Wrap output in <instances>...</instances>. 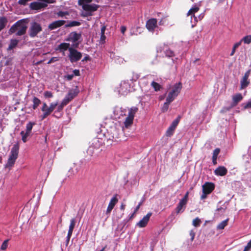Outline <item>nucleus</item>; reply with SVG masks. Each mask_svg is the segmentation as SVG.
I'll return each instance as SVG.
<instances>
[{
	"instance_id": "1",
	"label": "nucleus",
	"mask_w": 251,
	"mask_h": 251,
	"mask_svg": "<svg viewBox=\"0 0 251 251\" xmlns=\"http://www.w3.org/2000/svg\"><path fill=\"white\" fill-rule=\"evenodd\" d=\"M19 150V144L17 143L14 144L11 150L7 162L5 165V168L10 169L13 166L18 158Z\"/></svg>"
},
{
	"instance_id": "2",
	"label": "nucleus",
	"mask_w": 251,
	"mask_h": 251,
	"mask_svg": "<svg viewBox=\"0 0 251 251\" xmlns=\"http://www.w3.org/2000/svg\"><path fill=\"white\" fill-rule=\"evenodd\" d=\"M27 27L25 23L22 20H20L11 26L9 32L11 33L16 32L17 35L21 36L25 33Z\"/></svg>"
},
{
	"instance_id": "3",
	"label": "nucleus",
	"mask_w": 251,
	"mask_h": 251,
	"mask_svg": "<svg viewBox=\"0 0 251 251\" xmlns=\"http://www.w3.org/2000/svg\"><path fill=\"white\" fill-rule=\"evenodd\" d=\"M182 89V84L180 82L176 83L173 86L172 90L169 92L167 98L174 100L177 96Z\"/></svg>"
},
{
	"instance_id": "4",
	"label": "nucleus",
	"mask_w": 251,
	"mask_h": 251,
	"mask_svg": "<svg viewBox=\"0 0 251 251\" xmlns=\"http://www.w3.org/2000/svg\"><path fill=\"white\" fill-rule=\"evenodd\" d=\"M69 51L68 57L72 63L78 61L82 57L81 53L72 47L69 49Z\"/></svg>"
},
{
	"instance_id": "5",
	"label": "nucleus",
	"mask_w": 251,
	"mask_h": 251,
	"mask_svg": "<svg viewBox=\"0 0 251 251\" xmlns=\"http://www.w3.org/2000/svg\"><path fill=\"white\" fill-rule=\"evenodd\" d=\"M42 30L41 25L36 22L31 23L29 29V35L31 37H35Z\"/></svg>"
},
{
	"instance_id": "6",
	"label": "nucleus",
	"mask_w": 251,
	"mask_h": 251,
	"mask_svg": "<svg viewBox=\"0 0 251 251\" xmlns=\"http://www.w3.org/2000/svg\"><path fill=\"white\" fill-rule=\"evenodd\" d=\"M35 125V123L34 122H28L26 124L25 131H22L21 132L20 134L22 136V140L24 143L27 141V137L30 135L33 126Z\"/></svg>"
},
{
	"instance_id": "7",
	"label": "nucleus",
	"mask_w": 251,
	"mask_h": 251,
	"mask_svg": "<svg viewBox=\"0 0 251 251\" xmlns=\"http://www.w3.org/2000/svg\"><path fill=\"white\" fill-rule=\"evenodd\" d=\"M214 189V185L212 183L206 182L202 186V194L201 197V200H204L207 195L212 192Z\"/></svg>"
},
{
	"instance_id": "8",
	"label": "nucleus",
	"mask_w": 251,
	"mask_h": 251,
	"mask_svg": "<svg viewBox=\"0 0 251 251\" xmlns=\"http://www.w3.org/2000/svg\"><path fill=\"white\" fill-rule=\"evenodd\" d=\"M81 35L80 33H78L76 32H71L67 39V41H69L73 43V47L77 48L79 44V42L77 41L80 39Z\"/></svg>"
},
{
	"instance_id": "9",
	"label": "nucleus",
	"mask_w": 251,
	"mask_h": 251,
	"mask_svg": "<svg viewBox=\"0 0 251 251\" xmlns=\"http://www.w3.org/2000/svg\"><path fill=\"white\" fill-rule=\"evenodd\" d=\"M99 6L96 4H89L83 5L82 8L85 11L83 16H91L92 13L96 11Z\"/></svg>"
},
{
	"instance_id": "10",
	"label": "nucleus",
	"mask_w": 251,
	"mask_h": 251,
	"mask_svg": "<svg viewBox=\"0 0 251 251\" xmlns=\"http://www.w3.org/2000/svg\"><path fill=\"white\" fill-rule=\"evenodd\" d=\"M78 93L79 90L77 87L74 89L71 90L65 96V98L63 100L64 104H68L77 95Z\"/></svg>"
},
{
	"instance_id": "11",
	"label": "nucleus",
	"mask_w": 251,
	"mask_h": 251,
	"mask_svg": "<svg viewBox=\"0 0 251 251\" xmlns=\"http://www.w3.org/2000/svg\"><path fill=\"white\" fill-rule=\"evenodd\" d=\"M243 98V96L240 93H237L232 96V102L231 104V106L229 108H224L221 112L229 110L231 108L235 106L240 101L242 100Z\"/></svg>"
},
{
	"instance_id": "12",
	"label": "nucleus",
	"mask_w": 251,
	"mask_h": 251,
	"mask_svg": "<svg viewBox=\"0 0 251 251\" xmlns=\"http://www.w3.org/2000/svg\"><path fill=\"white\" fill-rule=\"evenodd\" d=\"M130 85L126 81H122L119 88V92L122 95H126L129 91Z\"/></svg>"
},
{
	"instance_id": "13",
	"label": "nucleus",
	"mask_w": 251,
	"mask_h": 251,
	"mask_svg": "<svg viewBox=\"0 0 251 251\" xmlns=\"http://www.w3.org/2000/svg\"><path fill=\"white\" fill-rule=\"evenodd\" d=\"M250 74V71H247L244 75L242 79L241 80V86L240 90H242L246 88L250 83V81L248 80L249 75Z\"/></svg>"
},
{
	"instance_id": "14",
	"label": "nucleus",
	"mask_w": 251,
	"mask_h": 251,
	"mask_svg": "<svg viewBox=\"0 0 251 251\" xmlns=\"http://www.w3.org/2000/svg\"><path fill=\"white\" fill-rule=\"evenodd\" d=\"M118 201V200L116 196L113 197L110 200L106 211V214L107 215V217H109L110 213H111L112 210L113 209L116 204L117 203Z\"/></svg>"
},
{
	"instance_id": "15",
	"label": "nucleus",
	"mask_w": 251,
	"mask_h": 251,
	"mask_svg": "<svg viewBox=\"0 0 251 251\" xmlns=\"http://www.w3.org/2000/svg\"><path fill=\"white\" fill-rule=\"evenodd\" d=\"M66 23V21L64 20H57L51 23H50L49 26L48 28L50 30H52L55 29H56L58 27H61V26L65 25Z\"/></svg>"
},
{
	"instance_id": "16",
	"label": "nucleus",
	"mask_w": 251,
	"mask_h": 251,
	"mask_svg": "<svg viewBox=\"0 0 251 251\" xmlns=\"http://www.w3.org/2000/svg\"><path fill=\"white\" fill-rule=\"evenodd\" d=\"M152 213L151 212L148 213L142 219H141L137 224V225L140 227H144L147 225Z\"/></svg>"
},
{
	"instance_id": "17",
	"label": "nucleus",
	"mask_w": 251,
	"mask_h": 251,
	"mask_svg": "<svg viewBox=\"0 0 251 251\" xmlns=\"http://www.w3.org/2000/svg\"><path fill=\"white\" fill-rule=\"evenodd\" d=\"M156 26L157 20L155 19H150L146 23V27L149 31H153Z\"/></svg>"
},
{
	"instance_id": "18",
	"label": "nucleus",
	"mask_w": 251,
	"mask_h": 251,
	"mask_svg": "<svg viewBox=\"0 0 251 251\" xmlns=\"http://www.w3.org/2000/svg\"><path fill=\"white\" fill-rule=\"evenodd\" d=\"M47 6L45 2L40 1L39 2H34L30 4V7L32 9L38 10L44 8Z\"/></svg>"
},
{
	"instance_id": "19",
	"label": "nucleus",
	"mask_w": 251,
	"mask_h": 251,
	"mask_svg": "<svg viewBox=\"0 0 251 251\" xmlns=\"http://www.w3.org/2000/svg\"><path fill=\"white\" fill-rule=\"evenodd\" d=\"M199 7L195 5L194 7H192L187 13L188 16H191V19H192V17L194 18L195 23L198 22L197 17H196L195 16V13L197 12L199 10Z\"/></svg>"
},
{
	"instance_id": "20",
	"label": "nucleus",
	"mask_w": 251,
	"mask_h": 251,
	"mask_svg": "<svg viewBox=\"0 0 251 251\" xmlns=\"http://www.w3.org/2000/svg\"><path fill=\"white\" fill-rule=\"evenodd\" d=\"M227 173V170L226 167L224 166H220L216 169L214 173L216 176H224Z\"/></svg>"
},
{
	"instance_id": "21",
	"label": "nucleus",
	"mask_w": 251,
	"mask_h": 251,
	"mask_svg": "<svg viewBox=\"0 0 251 251\" xmlns=\"http://www.w3.org/2000/svg\"><path fill=\"white\" fill-rule=\"evenodd\" d=\"M177 126V122L173 121L166 131V135L167 136H170L173 135L174 131Z\"/></svg>"
},
{
	"instance_id": "22",
	"label": "nucleus",
	"mask_w": 251,
	"mask_h": 251,
	"mask_svg": "<svg viewBox=\"0 0 251 251\" xmlns=\"http://www.w3.org/2000/svg\"><path fill=\"white\" fill-rule=\"evenodd\" d=\"M70 48L69 43H62L58 45L56 50H59L60 52H63V54H64V51L67 50H69V49Z\"/></svg>"
},
{
	"instance_id": "23",
	"label": "nucleus",
	"mask_w": 251,
	"mask_h": 251,
	"mask_svg": "<svg viewBox=\"0 0 251 251\" xmlns=\"http://www.w3.org/2000/svg\"><path fill=\"white\" fill-rule=\"evenodd\" d=\"M187 202H185L184 201H182V200H180L176 210V212L178 214L180 212H182L183 211L184 209L183 208H185V205H186Z\"/></svg>"
},
{
	"instance_id": "24",
	"label": "nucleus",
	"mask_w": 251,
	"mask_h": 251,
	"mask_svg": "<svg viewBox=\"0 0 251 251\" xmlns=\"http://www.w3.org/2000/svg\"><path fill=\"white\" fill-rule=\"evenodd\" d=\"M173 101L172 100H170L168 98H166V102H164L161 108V110L163 112H165L168 110L170 103Z\"/></svg>"
},
{
	"instance_id": "25",
	"label": "nucleus",
	"mask_w": 251,
	"mask_h": 251,
	"mask_svg": "<svg viewBox=\"0 0 251 251\" xmlns=\"http://www.w3.org/2000/svg\"><path fill=\"white\" fill-rule=\"evenodd\" d=\"M220 150L219 148H216L213 151L212 156V162L214 165L217 164V158L219 153H220Z\"/></svg>"
},
{
	"instance_id": "26",
	"label": "nucleus",
	"mask_w": 251,
	"mask_h": 251,
	"mask_svg": "<svg viewBox=\"0 0 251 251\" xmlns=\"http://www.w3.org/2000/svg\"><path fill=\"white\" fill-rule=\"evenodd\" d=\"M133 118L127 116L124 122V125L126 128H128L129 126H131L133 124Z\"/></svg>"
},
{
	"instance_id": "27",
	"label": "nucleus",
	"mask_w": 251,
	"mask_h": 251,
	"mask_svg": "<svg viewBox=\"0 0 251 251\" xmlns=\"http://www.w3.org/2000/svg\"><path fill=\"white\" fill-rule=\"evenodd\" d=\"M138 108L137 107H132L129 110L128 114V116L134 119L135 114L138 111Z\"/></svg>"
},
{
	"instance_id": "28",
	"label": "nucleus",
	"mask_w": 251,
	"mask_h": 251,
	"mask_svg": "<svg viewBox=\"0 0 251 251\" xmlns=\"http://www.w3.org/2000/svg\"><path fill=\"white\" fill-rule=\"evenodd\" d=\"M57 105H58V103L57 102L51 103L50 104V105L49 107H47V109L46 110V111H47L50 115V113L54 110V109H55V107Z\"/></svg>"
},
{
	"instance_id": "29",
	"label": "nucleus",
	"mask_w": 251,
	"mask_h": 251,
	"mask_svg": "<svg viewBox=\"0 0 251 251\" xmlns=\"http://www.w3.org/2000/svg\"><path fill=\"white\" fill-rule=\"evenodd\" d=\"M228 221V219H226V220L221 222L217 226V229H223L227 225Z\"/></svg>"
},
{
	"instance_id": "30",
	"label": "nucleus",
	"mask_w": 251,
	"mask_h": 251,
	"mask_svg": "<svg viewBox=\"0 0 251 251\" xmlns=\"http://www.w3.org/2000/svg\"><path fill=\"white\" fill-rule=\"evenodd\" d=\"M19 41L16 39H12L10 41V44L8 48V50H11L14 48L18 44Z\"/></svg>"
},
{
	"instance_id": "31",
	"label": "nucleus",
	"mask_w": 251,
	"mask_h": 251,
	"mask_svg": "<svg viewBox=\"0 0 251 251\" xmlns=\"http://www.w3.org/2000/svg\"><path fill=\"white\" fill-rule=\"evenodd\" d=\"M75 218H73L71 220L70 225L69 226V228L68 230L69 233H73V230L75 225Z\"/></svg>"
},
{
	"instance_id": "32",
	"label": "nucleus",
	"mask_w": 251,
	"mask_h": 251,
	"mask_svg": "<svg viewBox=\"0 0 251 251\" xmlns=\"http://www.w3.org/2000/svg\"><path fill=\"white\" fill-rule=\"evenodd\" d=\"M80 23L77 21H70L69 22V23L67 25H65V26L66 27H73V26H79L80 25Z\"/></svg>"
},
{
	"instance_id": "33",
	"label": "nucleus",
	"mask_w": 251,
	"mask_h": 251,
	"mask_svg": "<svg viewBox=\"0 0 251 251\" xmlns=\"http://www.w3.org/2000/svg\"><path fill=\"white\" fill-rule=\"evenodd\" d=\"M33 109H36L41 103V100L38 98L34 97L33 99Z\"/></svg>"
},
{
	"instance_id": "34",
	"label": "nucleus",
	"mask_w": 251,
	"mask_h": 251,
	"mask_svg": "<svg viewBox=\"0 0 251 251\" xmlns=\"http://www.w3.org/2000/svg\"><path fill=\"white\" fill-rule=\"evenodd\" d=\"M7 20L5 17H0V31L5 27Z\"/></svg>"
},
{
	"instance_id": "35",
	"label": "nucleus",
	"mask_w": 251,
	"mask_h": 251,
	"mask_svg": "<svg viewBox=\"0 0 251 251\" xmlns=\"http://www.w3.org/2000/svg\"><path fill=\"white\" fill-rule=\"evenodd\" d=\"M151 86L153 88L155 91H159L161 88L159 84L153 81L151 83Z\"/></svg>"
},
{
	"instance_id": "36",
	"label": "nucleus",
	"mask_w": 251,
	"mask_h": 251,
	"mask_svg": "<svg viewBox=\"0 0 251 251\" xmlns=\"http://www.w3.org/2000/svg\"><path fill=\"white\" fill-rule=\"evenodd\" d=\"M201 223V219L197 217L193 220L192 224L194 226L198 227L200 226Z\"/></svg>"
},
{
	"instance_id": "37",
	"label": "nucleus",
	"mask_w": 251,
	"mask_h": 251,
	"mask_svg": "<svg viewBox=\"0 0 251 251\" xmlns=\"http://www.w3.org/2000/svg\"><path fill=\"white\" fill-rule=\"evenodd\" d=\"M92 0H78V4L83 7V5H84L85 4H89L92 2Z\"/></svg>"
},
{
	"instance_id": "38",
	"label": "nucleus",
	"mask_w": 251,
	"mask_h": 251,
	"mask_svg": "<svg viewBox=\"0 0 251 251\" xmlns=\"http://www.w3.org/2000/svg\"><path fill=\"white\" fill-rule=\"evenodd\" d=\"M242 41H243L246 44H250L251 43V35L244 37Z\"/></svg>"
},
{
	"instance_id": "39",
	"label": "nucleus",
	"mask_w": 251,
	"mask_h": 251,
	"mask_svg": "<svg viewBox=\"0 0 251 251\" xmlns=\"http://www.w3.org/2000/svg\"><path fill=\"white\" fill-rule=\"evenodd\" d=\"M115 60L117 63L122 64L124 63L125 62V60L124 58L119 57V56H116L115 57Z\"/></svg>"
},
{
	"instance_id": "40",
	"label": "nucleus",
	"mask_w": 251,
	"mask_h": 251,
	"mask_svg": "<svg viewBox=\"0 0 251 251\" xmlns=\"http://www.w3.org/2000/svg\"><path fill=\"white\" fill-rule=\"evenodd\" d=\"M8 240H6L4 241V242L2 243V244L1 246V247H0L1 250H5L7 249V248L8 247Z\"/></svg>"
},
{
	"instance_id": "41",
	"label": "nucleus",
	"mask_w": 251,
	"mask_h": 251,
	"mask_svg": "<svg viewBox=\"0 0 251 251\" xmlns=\"http://www.w3.org/2000/svg\"><path fill=\"white\" fill-rule=\"evenodd\" d=\"M56 15L59 17H63L66 15H69V13L68 12L59 11L56 13Z\"/></svg>"
},
{
	"instance_id": "42",
	"label": "nucleus",
	"mask_w": 251,
	"mask_h": 251,
	"mask_svg": "<svg viewBox=\"0 0 251 251\" xmlns=\"http://www.w3.org/2000/svg\"><path fill=\"white\" fill-rule=\"evenodd\" d=\"M144 201V199L143 198L141 201L139 203L138 205L136 206L135 209L134 210V213L132 215H133L136 212L139 210L140 206L142 204L143 202Z\"/></svg>"
},
{
	"instance_id": "43",
	"label": "nucleus",
	"mask_w": 251,
	"mask_h": 251,
	"mask_svg": "<svg viewBox=\"0 0 251 251\" xmlns=\"http://www.w3.org/2000/svg\"><path fill=\"white\" fill-rule=\"evenodd\" d=\"M165 52L167 56L171 57L174 55V52L170 50H167Z\"/></svg>"
},
{
	"instance_id": "44",
	"label": "nucleus",
	"mask_w": 251,
	"mask_h": 251,
	"mask_svg": "<svg viewBox=\"0 0 251 251\" xmlns=\"http://www.w3.org/2000/svg\"><path fill=\"white\" fill-rule=\"evenodd\" d=\"M67 104H64L63 100H62L61 103L58 106L57 111L58 112H60V111H61L62 110L63 108L64 107V106L66 105Z\"/></svg>"
},
{
	"instance_id": "45",
	"label": "nucleus",
	"mask_w": 251,
	"mask_h": 251,
	"mask_svg": "<svg viewBox=\"0 0 251 251\" xmlns=\"http://www.w3.org/2000/svg\"><path fill=\"white\" fill-rule=\"evenodd\" d=\"M44 96L46 98H51L52 97V94L51 92L46 91L44 93Z\"/></svg>"
},
{
	"instance_id": "46",
	"label": "nucleus",
	"mask_w": 251,
	"mask_h": 251,
	"mask_svg": "<svg viewBox=\"0 0 251 251\" xmlns=\"http://www.w3.org/2000/svg\"><path fill=\"white\" fill-rule=\"evenodd\" d=\"M58 60V58L56 57H52L48 62V64H51L53 62H56Z\"/></svg>"
},
{
	"instance_id": "47",
	"label": "nucleus",
	"mask_w": 251,
	"mask_h": 251,
	"mask_svg": "<svg viewBox=\"0 0 251 251\" xmlns=\"http://www.w3.org/2000/svg\"><path fill=\"white\" fill-rule=\"evenodd\" d=\"M106 36L104 34H101L100 38V43L103 44L105 42Z\"/></svg>"
},
{
	"instance_id": "48",
	"label": "nucleus",
	"mask_w": 251,
	"mask_h": 251,
	"mask_svg": "<svg viewBox=\"0 0 251 251\" xmlns=\"http://www.w3.org/2000/svg\"><path fill=\"white\" fill-rule=\"evenodd\" d=\"M189 234L191 236V241H193L194 239L195 236V232L193 230H191L190 231Z\"/></svg>"
},
{
	"instance_id": "49",
	"label": "nucleus",
	"mask_w": 251,
	"mask_h": 251,
	"mask_svg": "<svg viewBox=\"0 0 251 251\" xmlns=\"http://www.w3.org/2000/svg\"><path fill=\"white\" fill-rule=\"evenodd\" d=\"M251 249V240L248 242L247 246L245 247V251H249Z\"/></svg>"
},
{
	"instance_id": "50",
	"label": "nucleus",
	"mask_w": 251,
	"mask_h": 251,
	"mask_svg": "<svg viewBox=\"0 0 251 251\" xmlns=\"http://www.w3.org/2000/svg\"><path fill=\"white\" fill-rule=\"evenodd\" d=\"M244 108L245 109L251 108V100H250L247 103L245 104Z\"/></svg>"
},
{
	"instance_id": "51",
	"label": "nucleus",
	"mask_w": 251,
	"mask_h": 251,
	"mask_svg": "<svg viewBox=\"0 0 251 251\" xmlns=\"http://www.w3.org/2000/svg\"><path fill=\"white\" fill-rule=\"evenodd\" d=\"M189 196V192H187L184 197L181 199L182 201H184L186 202H187L188 198Z\"/></svg>"
},
{
	"instance_id": "52",
	"label": "nucleus",
	"mask_w": 251,
	"mask_h": 251,
	"mask_svg": "<svg viewBox=\"0 0 251 251\" xmlns=\"http://www.w3.org/2000/svg\"><path fill=\"white\" fill-rule=\"evenodd\" d=\"M31 0H19V3L21 4V5H25L26 4V3L29 1H30Z\"/></svg>"
},
{
	"instance_id": "53",
	"label": "nucleus",
	"mask_w": 251,
	"mask_h": 251,
	"mask_svg": "<svg viewBox=\"0 0 251 251\" xmlns=\"http://www.w3.org/2000/svg\"><path fill=\"white\" fill-rule=\"evenodd\" d=\"M139 77H140V75L138 74H134L132 79L134 81H136L139 78Z\"/></svg>"
},
{
	"instance_id": "54",
	"label": "nucleus",
	"mask_w": 251,
	"mask_h": 251,
	"mask_svg": "<svg viewBox=\"0 0 251 251\" xmlns=\"http://www.w3.org/2000/svg\"><path fill=\"white\" fill-rule=\"evenodd\" d=\"M74 77V75H68L66 76H65V78L68 80H72Z\"/></svg>"
},
{
	"instance_id": "55",
	"label": "nucleus",
	"mask_w": 251,
	"mask_h": 251,
	"mask_svg": "<svg viewBox=\"0 0 251 251\" xmlns=\"http://www.w3.org/2000/svg\"><path fill=\"white\" fill-rule=\"evenodd\" d=\"M72 235V233L68 232V235H67V239H66L67 244H68L69 243Z\"/></svg>"
},
{
	"instance_id": "56",
	"label": "nucleus",
	"mask_w": 251,
	"mask_h": 251,
	"mask_svg": "<svg viewBox=\"0 0 251 251\" xmlns=\"http://www.w3.org/2000/svg\"><path fill=\"white\" fill-rule=\"evenodd\" d=\"M73 73H74V75H75V76H79L80 75V73H79V71L78 70H74L73 71Z\"/></svg>"
},
{
	"instance_id": "57",
	"label": "nucleus",
	"mask_w": 251,
	"mask_h": 251,
	"mask_svg": "<svg viewBox=\"0 0 251 251\" xmlns=\"http://www.w3.org/2000/svg\"><path fill=\"white\" fill-rule=\"evenodd\" d=\"M39 0L43 1V2H45L47 4V3H53L54 2V0Z\"/></svg>"
},
{
	"instance_id": "58",
	"label": "nucleus",
	"mask_w": 251,
	"mask_h": 251,
	"mask_svg": "<svg viewBox=\"0 0 251 251\" xmlns=\"http://www.w3.org/2000/svg\"><path fill=\"white\" fill-rule=\"evenodd\" d=\"M44 114L43 115H42V119L43 120L45 118H46L48 116H49L50 114L47 112V111H43Z\"/></svg>"
},
{
	"instance_id": "59",
	"label": "nucleus",
	"mask_w": 251,
	"mask_h": 251,
	"mask_svg": "<svg viewBox=\"0 0 251 251\" xmlns=\"http://www.w3.org/2000/svg\"><path fill=\"white\" fill-rule=\"evenodd\" d=\"M226 210V208H223L222 207H219L217 209V211L218 212H220L221 213H223L225 212Z\"/></svg>"
},
{
	"instance_id": "60",
	"label": "nucleus",
	"mask_w": 251,
	"mask_h": 251,
	"mask_svg": "<svg viewBox=\"0 0 251 251\" xmlns=\"http://www.w3.org/2000/svg\"><path fill=\"white\" fill-rule=\"evenodd\" d=\"M204 15V13H201L200 15H199V16L197 17L198 21L201 20L203 18Z\"/></svg>"
},
{
	"instance_id": "61",
	"label": "nucleus",
	"mask_w": 251,
	"mask_h": 251,
	"mask_svg": "<svg viewBox=\"0 0 251 251\" xmlns=\"http://www.w3.org/2000/svg\"><path fill=\"white\" fill-rule=\"evenodd\" d=\"M105 29H106V27L105 26H103L101 28V30H100V34H104L105 33Z\"/></svg>"
},
{
	"instance_id": "62",
	"label": "nucleus",
	"mask_w": 251,
	"mask_h": 251,
	"mask_svg": "<svg viewBox=\"0 0 251 251\" xmlns=\"http://www.w3.org/2000/svg\"><path fill=\"white\" fill-rule=\"evenodd\" d=\"M241 42H242V40H241V41H240V42H237V43H235V44L234 45L233 47H234V48H235L236 49H237V48L239 46H240V45H241Z\"/></svg>"
},
{
	"instance_id": "63",
	"label": "nucleus",
	"mask_w": 251,
	"mask_h": 251,
	"mask_svg": "<svg viewBox=\"0 0 251 251\" xmlns=\"http://www.w3.org/2000/svg\"><path fill=\"white\" fill-rule=\"evenodd\" d=\"M47 105L46 103H44L43 107L42 108V111H45L47 108Z\"/></svg>"
},
{
	"instance_id": "64",
	"label": "nucleus",
	"mask_w": 251,
	"mask_h": 251,
	"mask_svg": "<svg viewBox=\"0 0 251 251\" xmlns=\"http://www.w3.org/2000/svg\"><path fill=\"white\" fill-rule=\"evenodd\" d=\"M121 32L123 33V34H124V33L125 32V31H126V27L124 26H122L121 27Z\"/></svg>"
}]
</instances>
